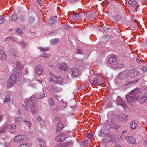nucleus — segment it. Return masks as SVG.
Returning <instances> with one entry per match:
<instances>
[{
    "label": "nucleus",
    "instance_id": "obj_49",
    "mask_svg": "<svg viewBox=\"0 0 147 147\" xmlns=\"http://www.w3.org/2000/svg\"><path fill=\"white\" fill-rule=\"evenodd\" d=\"M28 145L26 144H21L18 147H28Z\"/></svg>",
    "mask_w": 147,
    "mask_h": 147
},
{
    "label": "nucleus",
    "instance_id": "obj_40",
    "mask_svg": "<svg viewBox=\"0 0 147 147\" xmlns=\"http://www.w3.org/2000/svg\"><path fill=\"white\" fill-rule=\"evenodd\" d=\"M24 122L28 125L29 128H30V126H31V123L26 119L24 120Z\"/></svg>",
    "mask_w": 147,
    "mask_h": 147
},
{
    "label": "nucleus",
    "instance_id": "obj_2",
    "mask_svg": "<svg viewBox=\"0 0 147 147\" xmlns=\"http://www.w3.org/2000/svg\"><path fill=\"white\" fill-rule=\"evenodd\" d=\"M14 77L13 74H11L10 76L7 83V86L9 87H11L15 84L16 79Z\"/></svg>",
    "mask_w": 147,
    "mask_h": 147
},
{
    "label": "nucleus",
    "instance_id": "obj_30",
    "mask_svg": "<svg viewBox=\"0 0 147 147\" xmlns=\"http://www.w3.org/2000/svg\"><path fill=\"white\" fill-rule=\"evenodd\" d=\"M11 56L12 58L13 59H17L18 57V54L15 51L12 53L11 54Z\"/></svg>",
    "mask_w": 147,
    "mask_h": 147
},
{
    "label": "nucleus",
    "instance_id": "obj_36",
    "mask_svg": "<svg viewBox=\"0 0 147 147\" xmlns=\"http://www.w3.org/2000/svg\"><path fill=\"white\" fill-rule=\"evenodd\" d=\"M54 109L55 111L58 112L60 110V105L59 104H57L55 105Z\"/></svg>",
    "mask_w": 147,
    "mask_h": 147
},
{
    "label": "nucleus",
    "instance_id": "obj_4",
    "mask_svg": "<svg viewBox=\"0 0 147 147\" xmlns=\"http://www.w3.org/2000/svg\"><path fill=\"white\" fill-rule=\"evenodd\" d=\"M11 74H13L15 77L16 79L17 77L19 78L22 76V71L20 69L14 68L13 69V73Z\"/></svg>",
    "mask_w": 147,
    "mask_h": 147
},
{
    "label": "nucleus",
    "instance_id": "obj_59",
    "mask_svg": "<svg viewBox=\"0 0 147 147\" xmlns=\"http://www.w3.org/2000/svg\"><path fill=\"white\" fill-rule=\"evenodd\" d=\"M108 131L107 129H105L103 131V133L105 135H106L108 134Z\"/></svg>",
    "mask_w": 147,
    "mask_h": 147
},
{
    "label": "nucleus",
    "instance_id": "obj_13",
    "mask_svg": "<svg viewBox=\"0 0 147 147\" xmlns=\"http://www.w3.org/2000/svg\"><path fill=\"white\" fill-rule=\"evenodd\" d=\"M125 139L130 143L135 144L136 143V139L133 136H131L129 137H126L125 138Z\"/></svg>",
    "mask_w": 147,
    "mask_h": 147
},
{
    "label": "nucleus",
    "instance_id": "obj_32",
    "mask_svg": "<svg viewBox=\"0 0 147 147\" xmlns=\"http://www.w3.org/2000/svg\"><path fill=\"white\" fill-rule=\"evenodd\" d=\"M23 121V118L21 117H16L15 119V122L17 123L19 122L22 121Z\"/></svg>",
    "mask_w": 147,
    "mask_h": 147
},
{
    "label": "nucleus",
    "instance_id": "obj_1",
    "mask_svg": "<svg viewBox=\"0 0 147 147\" xmlns=\"http://www.w3.org/2000/svg\"><path fill=\"white\" fill-rule=\"evenodd\" d=\"M137 92L135 89L131 91L128 95L126 96L127 101L129 102H134L137 99H139L138 96H136Z\"/></svg>",
    "mask_w": 147,
    "mask_h": 147
},
{
    "label": "nucleus",
    "instance_id": "obj_41",
    "mask_svg": "<svg viewBox=\"0 0 147 147\" xmlns=\"http://www.w3.org/2000/svg\"><path fill=\"white\" fill-rule=\"evenodd\" d=\"M86 136L88 139H91L92 138L93 135L92 133H88L87 134Z\"/></svg>",
    "mask_w": 147,
    "mask_h": 147
},
{
    "label": "nucleus",
    "instance_id": "obj_37",
    "mask_svg": "<svg viewBox=\"0 0 147 147\" xmlns=\"http://www.w3.org/2000/svg\"><path fill=\"white\" fill-rule=\"evenodd\" d=\"M136 124L134 121L132 122L130 124V126L132 129H134L136 128Z\"/></svg>",
    "mask_w": 147,
    "mask_h": 147
},
{
    "label": "nucleus",
    "instance_id": "obj_20",
    "mask_svg": "<svg viewBox=\"0 0 147 147\" xmlns=\"http://www.w3.org/2000/svg\"><path fill=\"white\" fill-rule=\"evenodd\" d=\"M7 58V55L3 51H0V59L5 60Z\"/></svg>",
    "mask_w": 147,
    "mask_h": 147
},
{
    "label": "nucleus",
    "instance_id": "obj_22",
    "mask_svg": "<svg viewBox=\"0 0 147 147\" xmlns=\"http://www.w3.org/2000/svg\"><path fill=\"white\" fill-rule=\"evenodd\" d=\"M128 6L129 7H134L137 4V2L134 0H130L128 2Z\"/></svg>",
    "mask_w": 147,
    "mask_h": 147
},
{
    "label": "nucleus",
    "instance_id": "obj_29",
    "mask_svg": "<svg viewBox=\"0 0 147 147\" xmlns=\"http://www.w3.org/2000/svg\"><path fill=\"white\" fill-rule=\"evenodd\" d=\"M56 22V20L53 17H51L48 20L49 23L51 24H54Z\"/></svg>",
    "mask_w": 147,
    "mask_h": 147
},
{
    "label": "nucleus",
    "instance_id": "obj_6",
    "mask_svg": "<svg viewBox=\"0 0 147 147\" xmlns=\"http://www.w3.org/2000/svg\"><path fill=\"white\" fill-rule=\"evenodd\" d=\"M129 76L128 71H124L121 72L118 75L119 78L123 79L126 78Z\"/></svg>",
    "mask_w": 147,
    "mask_h": 147
},
{
    "label": "nucleus",
    "instance_id": "obj_52",
    "mask_svg": "<svg viewBox=\"0 0 147 147\" xmlns=\"http://www.w3.org/2000/svg\"><path fill=\"white\" fill-rule=\"evenodd\" d=\"M50 76H51V78L50 79V81L51 82L52 81H53V76H55L53 75V74H52L51 73H50Z\"/></svg>",
    "mask_w": 147,
    "mask_h": 147
},
{
    "label": "nucleus",
    "instance_id": "obj_63",
    "mask_svg": "<svg viewBox=\"0 0 147 147\" xmlns=\"http://www.w3.org/2000/svg\"><path fill=\"white\" fill-rule=\"evenodd\" d=\"M5 131V128H3V129H2L0 131V134L4 132Z\"/></svg>",
    "mask_w": 147,
    "mask_h": 147
},
{
    "label": "nucleus",
    "instance_id": "obj_45",
    "mask_svg": "<svg viewBox=\"0 0 147 147\" xmlns=\"http://www.w3.org/2000/svg\"><path fill=\"white\" fill-rule=\"evenodd\" d=\"M37 121L38 122H40V121L42 122H44V121L40 117V116H38L37 117Z\"/></svg>",
    "mask_w": 147,
    "mask_h": 147
},
{
    "label": "nucleus",
    "instance_id": "obj_51",
    "mask_svg": "<svg viewBox=\"0 0 147 147\" xmlns=\"http://www.w3.org/2000/svg\"><path fill=\"white\" fill-rule=\"evenodd\" d=\"M9 127L11 129H15L16 128V125L13 124L10 125Z\"/></svg>",
    "mask_w": 147,
    "mask_h": 147
},
{
    "label": "nucleus",
    "instance_id": "obj_12",
    "mask_svg": "<svg viewBox=\"0 0 147 147\" xmlns=\"http://www.w3.org/2000/svg\"><path fill=\"white\" fill-rule=\"evenodd\" d=\"M61 88L56 86H52L50 88V91L53 93H58L61 90Z\"/></svg>",
    "mask_w": 147,
    "mask_h": 147
},
{
    "label": "nucleus",
    "instance_id": "obj_44",
    "mask_svg": "<svg viewBox=\"0 0 147 147\" xmlns=\"http://www.w3.org/2000/svg\"><path fill=\"white\" fill-rule=\"evenodd\" d=\"M121 19V17L120 15H116L115 16V19L116 21L120 20Z\"/></svg>",
    "mask_w": 147,
    "mask_h": 147
},
{
    "label": "nucleus",
    "instance_id": "obj_43",
    "mask_svg": "<svg viewBox=\"0 0 147 147\" xmlns=\"http://www.w3.org/2000/svg\"><path fill=\"white\" fill-rule=\"evenodd\" d=\"M34 21V19L33 17H31L29 19V22L30 23H33Z\"/></svg>",
    "mask_w": 147,
    "mask_h": 147
},
{
    "label": "nucleus",
    "instance_id": "obj_23",
    "mask_svg": "<svg viewBox=\"0 0 147 147\" xmlns=\"http://www.w3.org/2000/svg\"><path fill=\"white\" fill-rule=\"evenodd\" d=\"M128 116L124 114L120 118V120L122 122H125L128 120Z\"/></svg>",
    "mask_w": 147,
    "mask_h": 147
},
{
    "label": "nucleus",
    "instance_id": "obj_16",
    "mask_svg": "<svg viewBox=\"0 0 147 147\" xmlns=\"http://www.w3.org/2000/svg\"><path fill=\"white\" fill-rule=\"evenodd\" d=\"M109 125L111 128H112L115 129L118 128V126L115 123L114 120L113 119L111 120V122H109Z\"/></svg>",
    "mask_w": 147,
    "mask_h": 147
},
{
    "label": "nucleus",
    "instance_id": "obj_56",
    "mask_svg": "<svg viewBox=\"0 0 147 147\" xmlns=\"http://www.w3.org/2000/svg\"><path fill=\"white\" fill-rule=\"evenodd\" d=\"M84 86L83 85H81L80 86L78 89L79 91H81V90H83V89H84Z\"/></svg>",
    "mask_w": 147,
    "mask_h": 147
},
{
    "label": "nucleus",
    "instance_id": "obj_9",
    "mask_svg": "<svg viewBox=\"0 0 147 147\" xmlns=\"http://www.w3.org/2000/svg\"><path fill=\"white\" fill-rule=\"evenodd\" d=\"M116 56L115 55H112L109 59V62L112 65H115L116 63Z\"/></svg>",
    "mask_w": 147,
    "mask_h": 147
},
{
    "label": "nucleus",
    "instance_id": "obj_61",
    "mask_svg": "<svg viewBox=\"0 0 147 147\" xmlns=\"http://www.w3.org/2000/svg\"><path fill=\"white\" fill-rule=\"evenodd\" d=\"M142 70L144 71H147V68L146 67H143L142 68Z\"/></svg>",
    "mask_w": 147,
    "mask_h": 147
},
{
    "label": "nucleus",
    "instance_id": "obj_10",
    "mask_svg": "<svg viewBox=\"0 0 147 147\" xmlns=\"http://www.w3.org/2000/svg\"><path fill=\"white\" fill-rule=\"evenodd\" d=\"M34 100L35 99L33 97L29 99L28 101L25 102L26 105L29 107L32 106H34L35 105L34 104Z\"/></svg>",
    "mask_w": 147,
    "mask_h": 147
},
{
    "label": "nucleus",
    "instance_id": "obj_35",
    "mask_svg": "<svg viewBox=\"0 0 147 147\" xmlns=\"http://www.w3.org/2000/svg\"><path fill=\"white\" fill-rule=\"evenodd\" d=\"M38 49L42 51H47L49 50V48L48 47L43 48L42 47H40Z\"/></svg>",
    "mask_w": 147,
    "mask_h": 147
},
{
    "label": "nucleus",
    "instance_id": "obj_24",
    "mask_svg": "<svg viewBox=\"0 0 147 147\" xmlns=\"http://www.w3.org/2000/svg\"><path fill=\"white\" fill-rule=\"evenodd\" d=\"M59 41L60 40L59 38H56L52 39L50 42L52 45H54L57 44Z\"/></svg>",
    "mask_w": 147,
    "mask_h": 147
},
{
    "label": "nucleus",
    "instance_id": "obj_8",
    "mask_svg": "<svg viewBox=\"0 0 147 147\" xmlns=\"http://www.w3.org/2000/svg\"><path fill=\"white\" fill-rule=\"evenodd\" d=\"M65 135L64 133H61L59 134L55 138L56 140L58 142H62L65 139Z\"/></svg>",
    "mask_w": 147,
    "mask_h": 147
},
{
    "label": "nucleus",
    "instance_id": "obj_26",
    "mask_svg": "<svg viewBox=\"0 0 147 147\" xmlns=\"http://www.w3.org/2000/svg\"><path fill=\"white\" fill-rule=\"evenodd\" d=\"M11 99L10 95H7L5 96L4 100V102L5 103L9 102L11 101Z\"/></svg>",
    "mask_w": 147,
    "mask_h": 147
},
{
    "label": "nucleus",
    "instance_id": "obj_38",
    "mask_svg": "<svg viewBox=\"0 0 147 147\" xmlns=\"http://www.w3.org/2000/svg\"><path fill=\"white\" fill-rule=\"evenodd\" d=\"M42 56L43 57H45L47 58H49L50 57V55L46 53H43Z\"/></svg>",
    "mask_w": 147,
    "mask_h": 147
},
{
    "label": "nucleus",
    "instance_id": "obj_27",
    "mask_svg": "<svg viewBox=\"0 0 147 147\" xmlns=\"http://www.w3.org/2000/svg\"><path fill=\"white\" fill-rule=\"evenodd\" d=\"M18 43L20 45L21 47L23 48H25L27 45V43L24 41L22 40Z\"/></svg>",
    "mask_w": 147,
    "mask_h": 147
},
{
    "label": "nucleus",
    "instance_id": "obj_19",
    "mask_svg": "<svg viewBox=\"0 0 147 147\" xmlns=\"http://www.w3.org/2000/svg\"><path fill=\"white\" fill-rule=\"evenodd\" d=\"M38 141L39 142L40 147H45V143L43 138H38Z\"/></svg>",
    "mask_w": 147,
    "mask_h": 147
},
{
    "label": "nucleus",
    "instance_id": "obj_17",
    "mask_svg": "<svg viewBox=\"0 0 147 147\" xmlns=\"http://www.w3.org/2000/svg\"><path fill=\"white\" fill-rule=\"evenodd\" d=\"M59 69L61 70L66 71L68 69V67L67 65L65 63H61L58 66Z\"/></svg>",
    "mask_w": 147,
    "mask_h": 147
},
{
    "label": "nucleus",
    "instance_id": "obj_42",
    "mask_svg": "<svg viewBox=\"0 0 147 147\" xmlns=\"http://www.w3.org/2000/svg\"><path fill=\"white\" fill-rule=\"evenodd\" d=\"M62 144L63 147H68L71 144V143H64Z\"/></svg>",
    "mask_w": 147,
    "mask_h": 147
},
{
    "label": "nucleus",
    "instance_id": "obj_28",
    "mask_svg": "<svg viewBox=\"0 0 147 147\" xmlns=\"http://www.w3.org/2000/svg\"><path fill=\"white\" fill-rule=\"evenodd\" d=\"M47 101L50 107L53 106L54 103L53 100L50 97L48 98Z\"/></svg>",
    "mask_w": 147,
    "mask_h": 147
},
{
    "label": "nucleus",
    "instance_id": "obj_55",
    "mask_svg": "<svg viewBox=\"0 0 147 147\" xmlns=\"http://www.w3.org/2000/svg\"><path fill=\"white\" fill-rule=\"evenodd\" d=\"M45 96V94H44L42 93V94H40L39 95V97H38V98H39V99H41V98H42L44 97Z\"/></svg>",
    "mask_w": 147,
    "mask_h": 147
},
{
    "label": "nucleus",
    "instance_id": "obj_31",
    "mask_svg": "<svg viewBox=\"0 0 147 147\" xmlns=\"http://www.w3.org/2000/svg\"><path fill=\"white\" fill-rule=\"evenodd\" d=\"M16 65L17 67L20 69H22L24 67V65L21 64L19 61H17L16 62Z\"/></svg>",
    "mask_w": 147,
    "mask_h": 147
},
{
    "label": "nucleus",
    "instance_id": "obj_58",
    "mask_svg": "<svg viewBox=\"0 0 147 147\" xmlns=\"http://www.w3.org/2000/svg\"><path fill=\"white\" fill-rule=\"evenodd\" d=\"M38 3L39 4L40 6L42 5V0H36Z\"/></svg>",
    "mask_w": 147,
    "mask_h": 147
},
{
    "label": "nucleus",
    "instance_id": "obj_18",
    "mask_svg": "<svg viewBox=\"0 0 147 147\" xmlns=\"http://www.w3.org/2000/svg\"><path fill=\"white\" fill-rule=\"evenodd\" d=\"M64 128L63 124L61 123H58L56 131L57 132H60Z\"/></svg>",
    "mask_w": 147,
    "mask_h": 147
},
{
    "label": "nucleus",
    "instance_id": "obj_53",
    "mask_svg": "<svg viewBox=\"0 0 147 147\" xmlns=\"http://www.w3.org/2000/svg\"><path fill=\"white\" fill-rule=\"evenodd\" d=\"M54 121H61V119L60 118L58 117H55L54 119Z\"/></svg>",
    "mask_w": 147,
    "mask_h": 147
},
{
    "label": "nucleus",
    "instance_id": "obj_46",
    "mask_svg": "<svg viewBox=\"0 0 147 147\" xmlns=\"http://www.w3.org/2000/svg\"><path fill=\"white\" fill-rule=\"evenodd\" d=\"M5 21V19L3 17L0 16V24H2Z\"/></svg>",
    "mask_w": 147,
    "mask_h": 147
},
{
    "label": "nucleus",
    "instance_id": "obj_39",
    "mask_svg": "<svg viewBox=\"0 0 147 147\" xmlns=\"http://www.w3.org/2000/svg\"><path fill=\"white\" fill-rule=\"evenodd\" d=\"M30 109L29 106H28L26 105L25 106L24 105H22V109L23 110H26V111H28Z\"/></svg>",
    "mask_w": 147,
    "mask_h": 147
},
{
    "label": "nucleus",
    "instance_id": "obj_64",
    "mask_svg": "<svg viewBox=\"0 0 147 147\" xmlns=\"http://www.w3.org/2000/svg\"><path fill=\"white\" fill-rule=\"evenodd\" d=\"M136 59L137 63H140V60L139 59H138V58H136Z\"/></svg>",
    "mask_w": 147,
    "mask_h": 147
},
{
    "label": "nucleus",
    "instance_id": "obj_14",
    "mask_svg": "<svg viewBox=\"0 0 147 147\" xmlns=\"http://www.w3.org/2000/svg\"><path fill=\"white\" fill-rule=\"evenodd\" d=\"M36 69H35L36 73L38 75H40L43 72L42 67L40 65H38L36 66Z\"/></svg>",
    "mask_w": 147,
    "mask_h": 147
},
{
    "label": "nucleus",
    "instance_id": "obj_33",
    "mask_svg": "<svg viewBox=\"0 0 147 147\" xmlns=\"http://www.w3.org/2000/svg\"><path fill=\"white\" fill-rule=\"evenodd\" d=\"M11 19L13 20L16 21L18 20V18L17 14L16 13H14L12 15Z\"/></svg>",
    "mask_w": 147,
    "mask_h": 147
},
{
    "label": "nucleus",
    "instance_id": "obj_3",
    "mask_svg": "<svg viewBox=\"0 0 147 147\" xmlns=\"http://www.w3.org/2000/svg\"><path fill=\"white\" fill-rule=\"evenodd\" d=\"M53 82L56 84L63 85V78L59 76H53Z\"/></svg>",
    "mask_w": 147,
    "mask_h": 147
},
{
    "label": "nucleus",
    "instance_id": "obj_25",
    "mask_svg": "<svg viewBox=\"0 0 147 147\" xmlns=\"http://www.w3.org/2000/svg\"><path fill=\"white\" fill-rule=\"evenodd\" d=\"M90 81L91 84H96L99 86L100 85V83H99V80L98 78H94V80L92 82H91V81Z\"/></svg>",
    "mask_w": 147,
    "mask_h": 147
},
{
    "label": "nucleus",
    "instance_id": "obj_60",
    "mask_svg": "<svg viewBox=\"0 0 147 147\" xmlns=\"http://www.w3.org/2000/svg\"><path fill=\"white\" fill-rule=\"evenodd\" d=\"M55 147H63V144H57L56 145Z\"/></svg>",
    "mask_w": 147,
    "mask_h": 147
},
{
    "label": "nucleus",
    "instance_id": "obj_47",
    "mask_svg": "<svg viewBox=\"0 0 147 147\" xmlns=\"http://www.w3.org/2000/svg\"><path fill=\"white\" fill-rule=\"evenodd\" d=\"M79 13L76 14L74 15L73 16V18L74 19H76L79 18Z\"/></svg>",
    "mask_w": 147,
    "mask_h": 147
},
{
    "label": "nucleus",
    "instance_id": "obj_11",
    "mask_svg": "<svg viewBox=\"0 0 147 147\" xmlns=\"http://www.w3.org/2000/svg\"><path fill=\"white\" fill-rule=\"evenodd\" d=\"M129 76L131 78H134L136 76L139 74V72L134 70H132L128 71Z\"/></svg>",
    "mask_w": 147,
    "mask_h": 147
},
{
    "label": "nucleus",
    "instance_id": "obj_54",
    "mask_svg": "<svg viewBox=\"0 0 147 147\" xmlns=\"http://www.w3.org/2000/svg\"><path fill=\"white\" fill-rule=\"evenodd\" d=\"M15 31L16 32H18L19 33H21L22 32V30L21 29L19 28L16 29L15 30Z\"/></svg>",
    "mask_w": 147,
    "mask_h": 147
},
{
    "label": "nucleus",
    "instance_id": "obj_34",
    "mask_svg": "<svg viewBox=\"0 0 147 147\" xmlns=\"http://www.w3.org/2000/svg\"><path fill=\"white\" fill-rule=\"evenodd\" d=\"M9 37L10 40L11 41L17 42L18 41V39L16 38H14L12 36H9Z\"/></svg>",
    "mask_w": 147,
    "mask_h": 147
},
{
    "label": "nucleus",
    "instance_id": "obj_7",
    "mask_svg": "<svg viewBox=\"0 0 147 147\" xmlns=\"http://www.w3.org/2000/svg\"><path fill=\"white\" fill-rule=\"evenodd\" d=\"M24 136L23 135H17L14 138V141L15 142L20 143L24 141Z\"/></svg>",
    "mask_w": 147,
    "mask_h": 147
},
{
    "label": "nucleus",
    "instance_id": "obj_5",
    "mask_svg": "<svg viewBox=\"0 0 147 147\" xmlns=\"http://www.w3.org/2000/svg\"><path fill=\"white\" fill-rule=\"evenodd\" d=\"M115 102L117 105H120L124 107L126 106L125 104L123 102V99L119 96L117 97Z\"/></svg>",
    "mask_w": 147,
    "mask_h": 147
},
{
    "label": "nucleus",
    "instance_id": "obj_21",
    "mask_svg": "<svg viewBox=\"0 0 147 147\" xmlns=\"http://www.w3.org/2000/svg\"><path fill=\"white\" fill-rule=\"evenodd\" d=\"M147 99V94H145L142 96L139 100V102L141 103H143L145 102Z\"/></svg>",
    "mask_w": 147,
    "mask_h": 147
},
{
    "label": "nucleus",
    "instance_id": "obj_62",
    "mask_svg": "<svg viewBox=\"0 0 147 147\" xmlns=\"http://www.w3.org/2000/svg\"><path fill=\"white\" fill-rule=\"evenodd\" d=\"M10 38L9 36H8L7 37L5 38L4 40V42H5L7 41H8L9 40H10V38Z\"/></svg>",
    "mask_w": 147,
    "mask_h": 147
},
{
    "label": "nucleus",
    "instance_id": "obj_50",
    "mask_svg": "<svg viewBox=\"0 0 147 147\" xmlns=\"http://www.w3.org/2000/svg\"><path fill=\"white\" fill-rule=\"evenodd\" d=\"M28 133L31 136H33L34 134V133L33 132V130L31 129H30L28 131Z\"/></svg>",
    "mask_w": 147,
    "mask_h": 147
},
{
    "label": "nucleus",
    "instance_id": "obj_15",
    "mask_svg": "<svg viewBox=\"0 0 147 147\" xmlns=\"http://www.w3.org/2000/svg\"><path fill=\"white\" fill-rule=\"evenodd\" d=\"M73 75L75 77L78 76L79 74L78 69L74 67L71 69Z\"/></svg>",
    "mask_w": 147,
    "mask_h": 147
},
{
    "label": "nucleus",
    "instance_id": "obj_48",
    "mask_svg": "<svg viewBox=\"0 0 147 147\" xmlns=\"http://www.w3.org/2000/svg\"><path fill=\"white\" fill-rule=\"evenodd\" d=\"M137 81H138V80H137L136 81H132L131 82H128L127 83V84H126L125 85H128L134 84Z\"/></svg>",
    "mask_w": 147,
    "mask_h": 147
},
{
    "label": "nucleus",
    "instance_id": "obj_57",
    "mask_svg": "<svg viewBox=\"0 0 147 147\" xmlns=\"http://www.w3.org/2000/svg\"><path fill=\"white\" fill-rule=\"evenodd\" d=\"M77 53L78 54H82V51L81 49H78L77 50Z\"/></svg>",
    "mask_w": 147,
    "mask_h": 147
}]
</instances>
